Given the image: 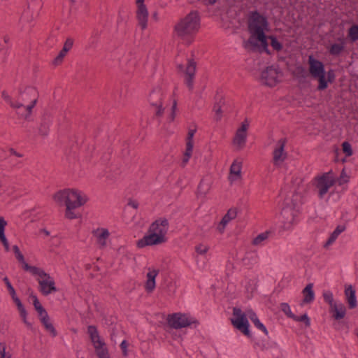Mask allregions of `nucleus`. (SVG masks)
I'll use <instances>...</instances> for the list:
<instances>
[{
  "label": "nucleus",
  "instance_id": "obj_25",
  "mask_svg": "<svg viewBox=\"0 0 358 358\" xmlns=\"http://www.w3.org/2000/svg\"><path fill=\"white\" fill-rule=\"evenodd\" d=\"M237 212L236 209H229L227 213L223 216L220 222L217 226V230L222 234L227 224L236 217Z\"/></svg>",
  "mask_w": 358,
  "mask_h": 358
},
{
  "label": "nucleus",
  "instance_id": "obj_28",
  "mask_svg": "<svg viewBox=\"0 0 358 358\" xmlns=\"http://www.w3.org/2000/svg\"><path fill=\"white\" fill-rule=\"evenodd\" d=\"M38 317L40 318L41 322H42L44 327L45 328L46 331H48L52 337L56 336L57 331L55 329L53 324H52L48 313L47 312L44 313V315L41 314V315H38Z\"/></svg>",
  "mask_w": 358,
  "mask_h": 358
},
{
  "label": "nucleus",
  "instance_id": "obj_33",
  "mask_svg": "<svg viewBox=\"0 0 358 358\" xmlns=\"http://www.w3.org/2000/svg\"><path fill=\"white\" fill-rule=\"evenodd\" d=\"M345 230V225H338L336 227L335 230L330 234L329 238L327 239V242L324 245L325 248H327L332 245L337 238L339 236V235L343 233Z\"/></svg>",
  "mask_w": 358,
  "mask_h": 358
},
{
  "label": "nucleus",
  "instance_id": "obj_4",
  "mask_svg": "<svg viewBox=\"0 0 358 358\" xmlns=\"http://www.w3.org/2000/svg\"><path fill=\"white\" fill-rule=\"evenodd\" d=\"M201 19L196 11H192L176 24L174 30L176 35L187 43L193 41L194 36L199 31Z\"/></svg>",
  "mask_w": 358,
  "mask_h": 358
},
{
  "label": "nucleus",
  "instance_id": "obj_36",
  "mask_svg": "<svg viewBox=\"0 0 358 358\" xmlns=\"http://www.w3.org/2000/svg\"><path fill=\"white\" fill-rule=\"evenodd\" d=\"M268 232L265 231L258 234L252 241L255 245H261L268 238Z\"/></svg>",
  "mask_w": 358,
  "mask_h": 358
},
{
  "label": "nucleus",
  "instance_id": "obj_15",
  "mask_svg": "<svg viewBox=\"0 0 358 358\" xmlns=\"http://www.w3.org/2000/svg\"><path fill=\"white\" fill-rule=\"evenodd\" d=\"M243 162L241 159H234L229 168L228 180L231 185L241 182L243 179Z\"/></svg>",
  "mask_w": 358,
  "mask_h": 358
},
{
  "label": "nucleus",
  "instance_id": "obj_57",
  "mask_svg": "<svg viewBox=\"0 0 358 358\" xmlns=\"http://www.w3.org/2000/svg\"><path fill=\"white\" fill-rule=\"evenodd\" d=\"M29 297H30V299H32V302H35L38 300L37 296L34 293H31L29 295Z\"/></svg>",
  "mask_w": 358,
  "mask_h": 358
},
{
  "label": "nucleus",
  "instance_id": "obj_12",
  "mask_svg": "<svg viewBox=\"0 0 358 358\" xmlns=\"http://www.w3.org/2000/svg\"><path fill=\"white\" fill-rule=\"evenodd\" d=\"M164 92L160 89L154 90L149 96L150 103L153 107L155 115L158 117H161L164 113Z\"/></svg>",
  "mask_w": 358,
  "mask_h": 358
},
{
  "label": "nucleus",
  "instance_id": "obj_45",
  "mask_svg": "<svg viewBox=\"0 0 358 358\" xmlns=\"http://www.w3.org/2000/svg\"><path fill=\"white\" fill-rule=\"evenodd\" d=\"M343 49V44L335 43L331 46L330 52L332 55H338Z\"/></svg>",
  "mask_w": 358,
  "mask_h": 358
},
{
  "label": "nucleus",
  "instance_id": "obj_43",
  "mask_svg": "<svg viewBox=\"0 0 358 358\" xmlns=\"http://www.w3.org/2000/svg\"><path fill=\"white\" fill-rule=\"evenodd\" d=\"M0 358H11V355L6 351V345L4 342L0 341Z\"/></svg>",
  "mask_w": 358,
  "mask_h": 358
},
{
  "label": "nucleus",
  "instance_id": "obj_21",
  "mask_svg": "<svg viewBox=\"0 0 358 358\" xmlns=\"http://www.w3.org/2000/svg\"><path fill=\"white\" fill-rule=\"evenodd\" d=\"M196 72V63L192 61H188L184 70L185 76V83L189 90H192L194 87V78Z\"/></svg>",
  "mask_w": 358,
  "mask_h": 358
},
{
  "label": "nucleus",
  "instance_id": "obj_63",
  "mask_svg": "<svg viewBox=\"0 0 358 358\" xmlns=\"http://www.w3.org/2000/svg\"><path fill=\"white\" fill-rule=\"evenodd\" d=\"M248 292H250L249 289H247ZM253 290V288L250 289V291L252 292Z\"/></svg>",
  "mask_w": 358,
  "mask_h": 358
},
{
  "label": "nucleus",
  "instance_id": "obj_31",
  "mask_svg": "<svg viewBox=\"0 0 358 358\" xmlns=\"http://www.w3.org/2000/svg\"><path fill=\"white\" fill-rule=\"evenodd\" d=\"M303 295V303H310L315 299V292L313 291V284L309 283L302 291Z\"/></svg>",
  "mask_w": 358,
  "mask_h": 358
},
{
  "label": "nucleus",
  "instance_id": "obj_16",
  "mask_svg": "<svg viewBox=\"0 0 358 358\" xmlns=\"http://www.w3.org/2000/svg\"><path fill=\"white\" fill-rule=\"evenodd\" d=\"M137 10H136V18L139 26L142 29H145L148 27V10L144 2H138L136 1Z\"/></svg>",
  "mask_w": 358,
  "mask_h": 358
},
{
  "label": "nucleus",
  "instance_id": "obj_27",
  "mask_svg": "<svg viewBox=\"0 0 358 358\" xmlns=\"http://www.w3.org/2000/svg\"><path fill=\"white\" fill-rule=\"evenodd\" d=\"M7 225L8 222L5 218L3 217H0V241L2 243L5 251L8 252L10 250V247L5 233Z\"/></svg>",
  "mask_w": 358,
  "mask_h": 358
},
{
  "label": "nucleus",
  "instance_id": "obj_5",
  "mask_svg": "<svg viewBox=\"0 0 358 358\" xmlns=\"http://www.w3.org/2000/svg\"><path fill=\"white\" fill-rule=\"evenodd\" d=\"M309 72L312 77L318 80L317 89L323 90L327 88L329 83L334 82L335 74L332 69L325 71L324 64L315 59L313 55L308 57Z\"/></svg>",
  "mask_w": 358,
  "mask_h": 358
},
{
  "label": "nucleus",
  "instance_id": "obj_59",
  "mask_svg": "<svg viewBox=\"0 0 358 358\" xmlns=\"http://www.w3.org/2000/svg\"><path fill=\"white\" fill-rule=\"evenodd\" d=\"M12 248L14 252L20 250L19 247L17 245H14Z\"/></svg>",
  "mask_w": 358,
  "mask_h": 358
},
{
  "label": "nucleus",
  "instance_id": "obj_13",
  "mask_svg": "<svg viewBox=\"0 0 358 358\" xmlns=\"http://www.w3.org/2000/svg\"><path fill=\"white\" fill-rule=\"evenodd\" d=\"M294 206H287L281 211L282 222L285 229H289L296 222L297 211L295 210L296 204Z\"/></svg>",
  "mask_w": 358,
  "mask_h": 358
},
{
  "label": "nucleus",
  "instance_id": "obj_6",
  "mask_svg": "<svg viewBox=\"0 0 358 358\" xmlns=\"http://www.w3.org/2000/svg\"><path fill=\"white\" fill-rule=\"evenodd\" d=\"M29 273L36 278L39 291L44 296H48L57 291L54 278L44 269L35 266Z\"/></svg>",
  "mask_w": 358,
  "mask_h": 358
},
{
  "label": "nucleus",
  "instance_id": "obj_61",
  "mask_svg": "<svg viewBox=\"0 0 358 358\" xmlns=\"http://www.w3.org/2000/svg\"><path fill=\"white\" fill-rule=\"evenodd\" d=\"M178 69H179V70H180V71H183L184 66H183V65H182V64H179V65L178 66Z\"/></svg>",
  "mask_w": 358,
  "mask_h": 358
},
{
  "label": "nucleus",
  "instance_id": "obj_26",
  "mask_svg": "<svg viewBox=\"0 0 358 358\" xmlns=\"http://www.w3.org/2000/svg\"><path fill=\"white\" fill-rule=\"evenodd\" d=\"M344 292L349 308H355L357 306V300L355 288L351 285H346Z\"/></svg>",
  "mask_w": 358,
  "mask_h": 358
},
{
  "label": "nucleus",
  "instance_id": "obj_37",
  "mask_svg": "<svg viewBox=\"0 0 358 358\" xmlns=\"http://www.w3.org/2000/svg\"><path fill=\"white\" fill-rule=\"evenodd\" d=\"M268 38L271 41V45L274 50L278 52L282 50V45L274 36H269Z\"/></svg>",
  "mask_w": 358,
  "mask_h": 358
},
{
  "label": "nucleus",
  "instance_id": "obj_48",
  "mask_svg": "<svg viewBox=\"0 0 358 358\" xmlns=\"http://www.w3.org/2000/svg\"><path fill=\"white\" fill-rule=\"evenodd\" d=\"M343 150L345 153L348 157H350L352 155V150L351 145L348 142L343 143Z\"/></svg>",
  "mask_w": 358,
  "mask_h": 358
},
{
  "label": "nucleus",
  "instance_id": "obj_2",
  "mask_svg": "<svg viewBox=\"0 0 358 358\" xmlns=\"http://www.w3.org/2000/svg\"><path fill=\"white\" fill-rule=\"evenodd\" d=\"M248 28L250 37L245 42V46L261 48L268 53V44L265 33L269 29V24L266 17L257 11L251 12L248 17Z\"/></svg>",
  "mask_w": 358,
  "mask_h": 358
},
{
  "label": "nucleus",
  "instance_id": "obj_49",
  "mask_svg": "<svg viewBox=\"0 0 358 358\" xmlns=\"http://www.w3.org/2000/svg\"><path fill=\"white\" fill-rule=\"evenodd\" d=\"M1 97L3 99L12 107V103H15V101H13L10 96L6 91L1 92Z\"/></svg>",
  "mask_w": 358,
  "mask_h": 358
},
{
  "label": "nucleus",
  "instance_id": "obj_42",
  "mask_svg": "<svg viewBox=\"0 0 358 358\" xmlns=\"http://www.w3.org/2000/svg\"><path fill=\"white\" fill-rule=\"evenodd\" d=\"M281 310L289 318H292L294 317V313H292L289 305L287 303H282L280 304Z\"/></svg>",
  "mask_w": 358,
  "mask_h": 358
},
{
  "label": "nucleus",
  "instance_id": "obj_11",
  "mask_svg": "<svg viewBox=\"0 0 358 358\" xmlns=\"http://www.w3.org/2000/svg\"><path fill=\"white\" fill-rule=\"evenodd\" d=\"M250 126V120L245 119L236 129L232 141L236 148L241 150L245 146L248 138V131Z\"/></svg>",
  "mask_w": 358,
  "mask_h": 358
},
{
  "label": "nucleus",
  "instance_id": "obj_24",
  "mask_svg": "<svg viewBox=\"0 0 358 358\" xmlns=\"http://www.w3.org/2000/svg\"><path fill=\"white\" fill-rule=\"evenodd\" d=\"M87 334H89L91 342L94 349L106 345L103 339L101 338L98 331V329L95 326H88Z\"/></svg>",
  "mask_w": 358,
  "mask_h": 358
},
{
  "label": "nucleus",
  "instance_id": "obj_55",
  "mask_svg": "<svg viewBox=\"0 0 358 358\" xmlns=\"http://www.w3.org/2000/svg\"><path fill=\"white\" fill-rule=\"evenodd\" d=\"M195 261L196 266L199 270H203L205 268V263L203 262L202 264H200L199 259L197 256L195 257Z\"/></svg>",
  "mask_w": 358,
  "mask_h": 358
},
{
  "label": "nucleus",
  "instance_id": "obj_40",
  "mask_svg": "<svg viewBox=\"0 0 358 358\" xmlns=\"http://www.w3.org/2000/svg\"><path fill=\"white\" fill-rule=\"evenodd\" d=\"M292 319L296 322H303L307 327L310 326V320L306 313L301 316L294 315V317H292Z\"/></svg>",
  "mask_w": 358,
  "mask_h": 358
},
{
  "label": "nucleus",
  "instance_id": "obj_30",
  "mask_svg": "<svg viewBox=\"0 0 358 358\" xmlns=\"http://www.w3.org/2000/svg\"><path fill=\"white\" fill-rule=\"evenodd\" d=\"M248 317L253 322L254 325L259 330L262 331L266 335H268V332L266 327L260 322L257 314L252 310H247Z\"/></svg>",
  "mask_w": 358,
  "mask_h": 358
},
{
  "label": "nucleus",
  "instance_id": "obj_23",
  "mask_svg": "<svg viewBox=\"0 0 358 358\" xmlns=\"http://www.w3.org/2000/svg\"><path fill=\"white\" fill-rule=\"evenodd\" d=\"M73 45V40L72 38H67L64 43L62 49L59 52L58 55L52 60V64L58 66L61 64L67 55L71 50Z\"/></svg>",
  "mask_w": 358,
  "mask_h": 358
},
{
  "label": "nucleus",
  "instance_id": "obj_41",
  "mask_svg": "<svg viewBox=\"0 0 358 358\" xmlns=\"http://www.w3.org/2000/svg\"><path fill=\"white\" fill-rule=\"evenodd\" d=\"M209 250V246L205 243H199L195 246V251L197 255H206Z\"/></svg>",
  "mask_w": 358,
  "mask_h": 358
},
{
  "label": "nucleus",
  "instance_id": "obj_32",
  "mask_svg": "<svg viewBox=\"0 0 358 358\" xmlns=\"http://www.w3.org/2000/svg\"><path fill=\"white\" fill-rule=\"evenodd\" d=\"M212 182L208 179H203L200 182L198 189L197 194L199 196H206L211 189Z\"/></svg>",
  "mask_w": 358,
  "mask_h": 358
},
{
  "label": "nucleus",
  "instance_id": "obj_38",
  "mask_svg": "<svg viewBox=\"0 0 358 358\" xmlns=\"http://www.w3.org/2000/svg\"><path fill=\"white\" fill-rule=\"evenodd\" d=\"M322 296L324 301L327 302L330 307L337 302L334 301V294L330 290L324 291Z\"/></svg>",
  "mask_w": 358,
  "mask_h": 358
},
{
  "label": "nucleus",
  "instance_id": "obj_3",
  "mask_svg": "<svg viewBox=\"0 0 358 358\" xmlns=\"http://www.w3.org/2000/svg\"><path fill=\"white\" fill-rule=\"evenodd\" d=\"M169 231V220L165 217H159L149 225L147 233L136 241V247L142 249L163 244L168 241Z\"/></svg>",
  "mask_w": 358,
  "mask_h": 358
},
{
  "label": "nucleus",
  "instance_id": "obj_1",
  "mask_svg": "<svg viewBox=\"0 0 358 358\" xmlns=\"http://www.w3.org/2000/svg\"><path fill=\"white\" fill-rule=\"evenodd\" d=\"M53 201L58 206H65L64 217L73 220L82 217L78 208L89 201V196L83 190L76 187H66L57 191L52 195Z\"/></svg>",
  "mask_w": 358,
  "mask_h": 358
},
{
  "label": "nucleus",
  "instance_id": "obj_35",
  "mask_svg": "<svg viewBox=\"0 0 358 358\" xmlns=\"http://www.w3.org/2000/svg\"><path fill=\"white\" fill-rule=\"evenodd\" d=\"M194 144V143L186 142V149L182 161V166H185L191 158L193 152Z\"/></svg>",
  "mask_w": 358,
  "mask_h": 358
},
{
  "label": "nucleus",
  "instance_id": "obj_20",
  "mask_svg": "<svg viewBox=\"0 0 358 358\" xmlns=\"http://www.w3.org/2000/svg\"><path fill=\"white\" fill-rule=\"evenodd\" d=\"M93 236L94 237L96 243L101 248L107 245L109 241L110 233L106 228H97L92 231Z\"/></svg>",
  "mask_w": 358,
  "mask_h": 358
},
{
  "label": "nucleus",
  "instance_id": "obj_22",
  "mask_svg": "<svg viewBox=\"0 0 358 358\" xmlns=\"http://www.w3.org/2000/svg\"><path fill=\"white\" fill-rule=\"evenodd\" d=\"M159 274V271L155 268H149L148 272L146 274V280L145 282L144 287L147 292H152L156 287V278Z\"/></svg>",
  "mask_w": 358,
  "mask_h": 358
},
{
  "label": "nucleus",
  "instance_id": "obj_56",
  "mask_svg": "<svg viewBox=\"0 0 358 358\" xmlns=\"http://www.w3.org/2000/svg\"><path fill=\"white\" fill-rule=\"evenodd\" d=\"M128 205L131 207H132L134 209H136L138 208V203L137 201H130L129 203H128Z\"/></svg>",
  "mask_w": 358,
  "mask_h": 358
},
{
  "label": "nucleus",
  "instance_id": "obj_8",
  "mask_svg": "<svg viewBox=\"0 0 358 358\" xmlns=\"http://www.w3.org/2000/svg\"><path fill=\"white\" fill-rule=\"evenodd\" d=\"M167 321L169 326L176 329L191 326L196 327L199 325V321L187 313H173L169 315Z\"/></svg>",
  "mask_w": 358,
  "mask_h": 358
},
{
  "label": "nucleus",
  "instance_id": "obj_64",
  "mask_svg": "<svg viewBox=\"0 0 358 358\" xmlns=\"http://www.w3.org/2000/svg\"><path fill=\"white\" fill-rule=\"evenodd\" d=\"M357 336H358V331H357Z\"/></svg>",
  "mask_w": 358,
  "mask_h": 358
},
{
  "label": "nucleus",
  "instance_id": "obj_47",
  "mask_svg": "<svg viewBox=\"0 0 358 358\" xmlns=\"http://www.w3.org/2000/svg\"><path fill=\"white\" fill-rule=\"evenodd\" d=\"M176 102L174 101L173 104L171 108V112L170 115L167 117V121L169 122H172L175 120L176 115Z\"/></svg>",
  "mask_w": 358,
  "mask_h": 358
},
{
  "label": "nucleus",
  "instance_id": "obj_50",
  "mask_svg": "<svg viewBox=\"0 0 358 358\" xmlns=\"http://www.w3.org/2000/svg\"><path fill=\"white\" fill-rule=\"evenodd\" d=\"M349 177L344 170L342 171L341 176L338 178L339 185H343L348 182Z\"/></svg>",
  "mask_w": 358,
  "mask_h": 358
},
{
  "label": "nucleus",
  "instance_id": "obj_52",
  "mask_svg": "<svg viewBox=\"0 0 358 358\" xmlns=\"http://www.w3.org/2000/svg\"><path fill=\"white\" fill-rule=\"evenodd\" d=\"M213 111L216 115V118L220 120L222 115V109L220 106H215L213 108Z\"/></svg>",
  "mask_w": 358,
  "mask_h": 358
},
{
  "label": "nucleus",
  "instance_id": "obj_14",
  "mask_svg": "<svg viewBox=\"0 0 358 358\" xmlns=\"http://www.w3.org/2000/svg\"><path fill=\"white\" fill-rule=\"evenodd\" d=\"M38 98V94L37 90L34 87H27L20 92L15 102L36 106Z\"/></svg>",
  "mask_w": 358,
  "mask_h": 358
},
{
  "label": "nucleus",
  "instance_id": "obj_44",
  "mask_svg": "<svg viewBox=\"0 0 358 358\" xmlns=\"http://www.w3.org/2000/svg\"><path fill=\"white\" fill-rule=\"evenodd\" d=\"M349 36L352 41H358V26H352L349 31Z\"/></svg>",
  "mask_w": 358,
  "mask_h": 358
},
{
  "label": "nucleus",
  "instance_id": "obj_17",
  "mask_svg": "<svg viewBox=\"0 0 358 358\" xmlns=\"http://www.w3.org/2000/svg\"><path fill=\"white\" fill-rule=\"evenodd\" d=\"M285 141L280 139L278 141L275 148L273 151V162L277 166L281 165L287 157V153L285 151Z\"/></svg>",
  "mask_w": 358,
  "mask_h": 358
},
{
  "label": "nucleus",
  "instance_id": "obj_9",
  "mask_svg": "<svg viewBox=\"0 0 358 358\" xmlns=\"http://www.w3.org/2000/svg\"><path fill=\"white\" fill-rule=\"evenodd\" d=\"M247 312L243 313L239 308H233V314L231 318V322L233 326L241 331L245 336L250 337V324L247 318Z\"/></svg>",
  "mask_w": 358,
  "mask_h": 358
},
{
  "label": "nucleus",
  "instance_id": "obj_62",
  "mask_svg": "<svg viewBox=\"0 0 358 358\" xmlns=\"http://www.w3.org/2000/svg\"><path fill=\"white\" fill-rule=\"evenodd\" d=\"M136 1H138V2H142V1L144 2L145 0H136Z\"/></svg>",
  "mask_w": 358,
  "mask_h": 358
},
{
  "label": "nucleus",
  "instance_id": "obj_34",
  "mask_svg": "<svg viewBox=\"0 0 358 358\" xmlns=\"http://www.w3.org/2000/svg\"><path fill=\"white\" fill-rule=\"evenodd\" d=\"M15 258L18 261V262L22 265V268L26 271H30L32 268H34V266H30L26 262L23 254L19 250L17 252H14Z\"/></svg>",
  "mask_w": 358,
  "mask_h": 358
},
{
  "label": "nucleus",
  "instance_id": "obj_53",
  "mask_svg": "<svg viewBox=\"0 0 358 358\" xmlns=\"http://www.w3.org/2000/svg\"><path fill=\"white\" fill-rule=\"evenodd\" d=\"M195 132H196L195 129H191L189 131L187 138V143H194V136L195 134Z\"/></svg>",
  "mask_w": 358,
  "mask_h": 358
},
{
  "label": "nucleus",
  "instance_id": "obj_51",
  "mask_svg": "<svg viewBox=\"0 0 358 358\" xmlns=\"http://www.w3.org/2000/svg\"><path fill=\"white\" fill-rule=\"evenodd\" d=\"M120 348L122 349L123 355L127 356L128 355V350H127L128 344H127V341L124 340L122 341V343L120 344Z\"/></svg>",
  "mask_w": 358,
  "mask_h": 358
},
{
  "label": "nucleus",
  "instance_id": "obj_10",
  "mask_svg": "<svg viewBox=\"0 0 358 358\" xmlns=\"http://www.w3.org/2000/svg\"><path fill=\"white\" fill-rule=\"evenodd\" d=\"M315 187L318 191V195L320 199H322L329 189L335 184L336 179L332 171H328L321 174L315 179Z\"/></svg>",
  "mask_w": 358,
  "mask_h": 358
},
{
  "label": "nucleus",
  "instance_id": "obj_46",
  "mask_svg": "<svg viewBox=\"0 0 358 358\" xmlns=\"http://www.w3.org/2000/svg\"><path fill=\"white\" fill-rule=\"evenodd\" d=\"M33 305L34 306V308L35 310H36L37 313H38V315H44V313H46L47 311L45 310V309L43 307V306L41 305V302L39 301V300L35 301V302H33Z\"/></svg>",
  "mask_w": 358,
  "mask_h": 358
},
{
  "label": "nucleus",
  "instance_id": "obj_39",
  "mask_svg": "<svg viewBox=\"0 0 358 358\" xmlns=\"http://www.w3.org/2000/svg\"><path fill=\"white\" fill-rule=\"evenodd\" d=\"M98 358H110L106 345L94 349Z\"/></svg>",
  "mask_w": 358,
  "mask_h": 358
},
{
  "label": "nucleus",
  "instance_id": "obj_19",
  "mask_svg": "<svg viewBox=\"0 0 358 358\" xmlns=\"http://www.w3.org/2000/svg\"><path fill=\"white\" fill-rule=\"evenodd\" d=\"M35 106L23 104L21 103L15 102L12 103V108L15 110L16 114L23 119H29L31 114Z\"/></svg>",
  "mask_w": 358,
  "mask_h": 358
},
{
  "label": "nucleus",
  "instance_id": "obj_18",
  "mask_svg": "<svg viewBox=\"0 0 358 358\" xmlns=\"http://www.w3.org/2000/svg\"><path fill=\"white\" fill-rule=\"evenodd\" d=\"M10 296L17 306V310L19 311L20 315L23 321V322L28 327H31L32 324L30 322L28 321L27 319V312L22 303L21 302L19 297L17 296L16 292L15 289L9 292Z\"/></svg>",
  "mask_w": 358,
  "mask_h": 358
},
{
  "label": "nucleus",
  "instance_id": "obj_60",
  "mask_svg": "<svg viewBox=\"0 0 358 358\" xmlns=\"http://www.w3.org/2000/svg\"><path fill=\"white\" fill-rule=\"evenodd\" d=\"M208 3L213 4L216 2L217 0H205Z\"/></svg>",
  "mask_w": 358,
  "mask_h": 358
},
{
  "label": "nucleus",
  "instance_id": "obj_7",
  "mask_svg": "<svg viewBox=\"0 0 358 358\" xmlns=\"http://www.w3.org/2000/svg\"><path fill=\"white\" fill-rule=\"evenodd\" d=\"M262 83L270 87H273L284 80V73L278 65L266 67L261 73Z\"/></svg>",
  "mask_w": 358,
  "mask_h": 358
},
{
  "label": "nucleus",
  "instance_id": "obj_29",
  "mask_svg": "<svg viewBox=\"0 0 358 358\" xmlns=\"http://www.w3.org/2000/svg\"><path fill=\"white\" fill-rule=\"evenodd\" d=\"M330 308L334 312V317L337 320L343 319L346 314V308L341 302H336Z\"/></svg>",
  "mask_w": 358,
  "mask_h": 358
},
{
  "label": "nucleus",
  "instance_id": "obj_54",
  "mask_svg": "<svg viewBox=\"0 0 358 358\" xmlns=\"http://www.w3.org/2000/svg\"><path fill=\"white\" fill-rule=\"evenodd\" d=\"M3 281L6 283L9 292L14 289V287H13V285H11L10 282L9 281V280L7 277H5L3 278Z\"/></svg>",
  "mask_w": 358,
  "mask_h": 358
},
{
  "label": "nucleus",
  "instance_id": "obj_58",
  "mask_svg": "<svg viewBox=\"0 0 358 358\" xmlns=\"http://www.w3.org/2000/svg\"><path fill=\"white\" fill-rule=\"evenodd\" d=\"M10 153L12 155H15V156L19 157H22V155H20V154L17 153V152L15 151L13 149L10 150Z\"/></svg>",
  "mask_w": 358,
  "mask_h": 358
}]
</instances>
